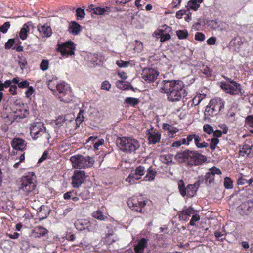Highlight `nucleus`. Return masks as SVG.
Wrapping results in <instances>:
<instances>
[{
  "label": "nucleus",
  "instance_id": "1",
  "mask_svg": "<svg viewBox=\"0 0 253 253\" xmlns=\"http://www.w3.org/2000/svg\"><path fill=\"white\" fill-rule=\"evenodd\" d=\"M161 93L167 95L169 102H177L187 95L185 84L180 80H164L158 86Z\"/></svg>",
  "mask_w": 253,
  "mask_h": 253
},
{
  "label": "nucleus",
  "instance_id": "2",
  "mask_svg": "<svg viewBox=\"0 0 253 253\" xmlns=\"http://www.w3.org/2000/svg\"><path fill=\"white\" fill-rule=\"evenodd\" d=\"M175 158L178 162H183L186 166H199L207 161L206 157L198 151L186 149L180 151L175 155Z\"/></svg>",
  "mask_w": 253,
  "mask_h": 253
},
{
  "label": "nucleus",
  "instance_id": "3",
  "mask_svg": "<svg viewBox=\"0 0 253 253\" xmlns=\"http://www.w3.org/2000/svg\"><path fill=\"white\" fill-rule=\"evenodd\" d=\"M225 101L220 98H213L206 107L204 115L208 118L216 116L224 109Z\"/></svg>",
  "mask_w": 253,
  "mask_h": 253
},
{
  "label": "nucleus",
  "instance_id": "4",
  "mask_svg": "<svg viewBox=\"0 0 253 253\" xmlns=\"http://www.w3.org/2000/svg\"><path fill=\"white\" fill-rule=\"evenodd\" d=\"M222 77L231 84H230L226 82H221L220 87L225 92L230 95L240 96L244 94V91L242 89L239 83L226 76L222 75Z\"/></svg>",
  "mask_w": 253,
  "mask_h": 253
},
{
  "label": "nucleus",
  "instance_id": "5",
  "mask_svg": "<svg viewBox=\"0 0 253 253\" xmlns=\"http://www.w3.org/2000/svg\"><path fill=\"white\" fill-rule=\"evenodd\" d=\"M116 143L121 151L126 153L135 152L140 147L139 142L137 140L128 137L118 138Z\"/></svg>",
  "mask_w": 253,
  "mask_h": 253
},
{
  "label": "nucleus",
  "instance_id": "6",
  "mask_svg": "<svg viewBox=\"0 0 253 253\" xmlns=\"http://www.w3.org/2000/svg\"><path fill=\"white\" fill-rule=\"evenodd\" d=\"M72 167L77 169H84L91 167L94 162L92 157L89 156H84L82 155H74L70 159Z\"/></svg>",
  "mask_w": 253,
  "mask_h": 253
},
{
  "label": "nucleus",
  "instance_id": "7",
  "mask_svg": "<svg viewBox=\"0 0 253 253\" xmlns=\"http://www.w3.org/2000/svg\"><path fill=\"white\" fill-rule=\"evenodd\" d=\"M148 201L141 196H132L128 199L126 203L129 208L133 211L144 213L145 212V207Z\"/></svg>",
  "mask_w": 253,
  "mask_h": 253
},
{
  "label": "nucleus",
  "instance_id": "8",
  "mask_svg": "<svg viewBox=\"0 0 253 253\" xmlns=\"http://www.w3.org/2000/svg\"><path fill=\"white\" fill-rule=\"evenodd\" d=\"M20 189L26 195H32L36 187L35 176L34 174L29 173L21 178Z\"/></svg>",
  "mask_w": 253,
  "mask_h": 253
},
{
  "label": "nucleus",
  "instance_id": "9",
  "mask_svg": "<svg viewBox=\"0 0 253 253\" xmlns=\"http://www.w3.org/2000/svg\"><path fill=\"white\" fill-rule=\"evenodd\" d=\"M74 224L78 230L84 231L85 232H94L97 228V221L94 219L91 221L87 219H78Z\"/></svg>",
  "mask_w": 253,
  "mask_h": 253
},
{
  "label": "nucleus",
  "instance_id": "10",
  "mask_svg": "<svg viewBox=\"0 0 253 253\" xmlns=\"http://www.w3.org/2000/svg\"><path fill=\"white\" fill-rule=\"evenodd\" d=\"M29 112L28 110L23 105L22 106H19L15 110L10 112L9 114L7 115L6 118L9 120L10 123L14 121L19 122L24 118L27 117L29 115Z\"/></svg>",
  "mask_w": 253,
  "mask_h": 253
},
{
  "label": "nucleus",
  "instance_id": "11",
  "mask_svg": "<svg viewBox=\"0 0 253 253\" xmlns=\"http://www.w3.org/2000/svg\"><path fill=\"white\" fill-rule=\"evenodd\" d=\"M178 184L179 191L183 197L187 196L188 198H192L196 195L198 189L195 183L188 184L187 187H185L184 182L182 180H180Z\"/></svg>",
  "mask_w": 253,
  "mask_h": 253
},
{
  "label": "nucleus",
  "instance_id": "12",
  "mask_svg": "<svg viewBox=\"0 0 253 253\" xmlns=\"http://www.w3.org/2000/svg\"><path fill=\"white\" fill-rule=\"evenodd\" d=\"M76 45L71 41L58 45V51L63 57L67 58L69 56L74 55Z\"/></svg>",
  "mask_w": 253,
  "mask_h": 253
},
{
  "label": "nucleus",
  "instance_id": "13",
  "mask_svg": "<svg viewBox=\"0 0 253 253\" xmlns=\"http://www.w3.org/2000/svg\"><path fill=\"white\" fill-rule=\"evenodd\" d=\"M146 172V168L142 165H140L132 170L126 181L131 184L136 183V181L140 179Z\"/></svg>",
  "mask_w": 253,
  "mask_h": 253
},
{
  "label": "nucleus",
  "instance_id": "14",
  "mask_svg": "<svg viewBox=\"0 0 253 253\" xmlns=\"http://www.w3.org/2000/svg\"><path fill=\"white\" fill-rule=\"evenodd\" d=\"M203 137H206L205 134L199 135L195 133L188 134L189 145L194 140L195 145L197 148H207L209 146V144L203 140Z\"/></svg>",
  "mask_w": 253,
  "mask_h": 253
},
{
  "label": "nucleus",
  "instance_id": "15",
  "mask_svg": "<svg viewBox=\"0 0 253 253\" xmlns=\"http://www.w3.org/2000/svg\"><path fill=\"white\" fill-rule=\"evenodd\" d=\"M87 175L84 171L75 170L72 176L71 184L73 188H78L83 184L86 180Z\"/></svg>",
  "mask_w": 253,
  "mask_h": 253
},
{
  "label": "nucleus",
  "instance_id": "16",
  "mask_svg": "<svg viewBox=\"0 0 253 253\" xmlns=\"http://www.w3.org/2000/svg\"><path fill=\"white\" fill-rule=\"evenodd\" d=\"M44 124L42 123L38 122L33 123L30 126V135L33 139L36 140L40 138V134L44 128Z\"/></svg>",
  "mask_w": 253,
  "mask_h": 253
},
{
  "label": "nucleus",
  "instance_id": "17",
  "mask_svg": "<svg viewBox=\"0 0 253 253\" xmlns=\"http://www.w3.org/2000/svg\"><path fill=\"white\" fill-rule=\"evenodd\" d=\"M159 73L154 69L152 68H145L142 70V78L146 81L148 82H154Z\"/></svg>",
  "mask_w": 253,
  "mask_h": 253
},
{
  "label": "nucleus",
  "instance_id": "18",
  "mask_svg": "<svg viewBox=\"0 0 253 253\" xmlns=\"http://www.w3.org/2000/svg\"><path fill=\"white\" fill-rule=\"evenodd\" d=\"M146 134L148 136V140L149 144H155L160 142L161 138V134L158 130H154L153 127L151 130H147Z\"/></svg>",
  "mask_w": 253,
  "mask_h": 253
},
{
  "label": "nucleus",
  "instance_id": "19",
  "mask_svg": "<svg viewBox=\"0 0 253 253\" xmlns=\"http://www.w3.org/2000/svg\"><path fill=\"white\" fill-rule=\"evenodd\" d=\"M56 90L58 92L57 95L58 97L61 101H65L66 100L63 97L70 92L68 84H65V83H60L57 85Z\"/></svg>",
  "mask_w": 253,
  "mask_h": 253
},
{
  "label": "nucleus",
  "instance_id": "20",
  "mask_svg": "<svg viewBox=\"0 0 253 253\" xmlns=\"http://www.w3.org/2000/svg\"><path fill=\"white\" fill-rule=\"evenodd\" d=\"M37 28L40 35L42 38H49L52 34V29L47 23L43 25L39 24Z\"/></svg>",
  "mask_w": 253,
  "mask_h": 253
},
{
  "label": "nucleus",
  "instance_id": "21",
  "mask_svg": "<svg viewBox=\"0 0 253 253\" xmlns=\"http://www.w3.org/2000/svg\"><path fill=\"white\" fill-rule=\"evenodd\" d=\"M48 233L47 229L41 226H37L34 228L32 231L31 236L34 238H40L46 236Z\"/></svg>",
  "mask_w": 253,
  "mask_h": 253
},
{
  "label": "nucleus",
  "instance_id": "22",
  "mask_svg": "<svg viewBox=\"0 0 253 253\" xmlns=\"http://www.w3.org/2000/svg\"><path fill=\"white\" fill-rule=\"evenodd\" d=\"M239 154L243 157H253V145L244 144L240 150Z\"/></svg>",
  "mask_w": 253,
  "mask_h": 253
},
{
  "label": "nucleus",
  "instance_id": "23",
  "mask_svg": "<svg viewBox=\"0 0 253 253\" xmlns=\"http://www.w3.org/2000/svg\"><path fill=\"white\" fill-rule=\"evenodd\" d=\"M13 149L18 150H23L26 146L25 140L20 138H14L11 142Z\"/></svg>",
  "mask_w": 253,
  "mask_h": 253
},
{
  "label": "nucleus",
  "instance_id": "24",
  "mask_svg": "<svg viewBox=\"0 0 253 253\" xmlns=\"http://www.w3.org/2000/svg\"><path fill=\"white\" fill-rule=\"evenodd\" d=\"M251 204L252 203L249 201L242 203L239 206L240 213L242 215H248L252 210V207Z\"/></svg>",
  "mask_w": 253,
  "mask_h": 253
},
{
  "label": "nucleus",
  "instance_id": "25",
  "mask_svg": "<svg viewBox=\"0 0 253 253\" xmlns=\"http://www.w3.org/2000/svg\"><path fill=\"white\" fill-rule=\"evenodd\" d=\"M242 44L241 38L239 37H235L231 40L229 46L235 51H239Z\"/></svg>",
  "mask_w": 253,
  "mask_h": 253
},
{
  "label": "nucleus",
  "instance_id": "26",
  "mask_svg": "<svg viewBox=\"0 0 253 253\" xmlns=\"http://www.w3.org/2000/svg\"><path fill=\"white\" fill-rule=\"evenodd\" d=\"M147 240L144 238L140 239L138 244L134 246V250L136 253H144V249L147 246Z\"/></svg>",
  "mask_w": 253,
  "mask_h": 253
},
{
  "label": "nucleus",
  "instance_id": "27",
  "mask_svg": "<svg viewBox=\"0 0 253 253\" xmlns=\"http://www.w3.org/2000/svg\"><path fill=\"white\" fill-rule=\"evenodd\" d=\"M195 213L194 210L191 207H189L183 210L179 215V218L180 220L186 221L188 219L190 216Z\"/></svg>",
  "mask_w": 253,
  "mask_h": 253
},
{
  "label": "nucleus",
  "instance_id": "28",
  "mask_svg": "<svg viewBox=\"0 0 253 253\" xmlns=\"http://www.w3.org/2000/svg\"><path fill=\"white\" fill-rule=\"evenodd\" d=\"M31 22H28L24 24L19 32V36L22 40H25L27 38V33L30 31V27L31 25Z\"/></svg>",
  "mask_w": 253,
  "mask_h": 253
},
{
  "label": "nucleus",
  "instance_id": "29",
  "mask_svg": "<svg viewBox=\"0 0 253 253\" xmlns=\"http://www.w3.org/2000/svg\"><path fill=\"white\" fill-rule=\"evenodd\" d=\"M146 171L147 172V173L144 178V180L145 181H153L157 174V171L155 169H154L152 166H150L147 169Z\"/></svg>",
  "mask_w": 253,
  "mask_h": 253
},
{
  "label": "nucleus",
  "instance_id": "30",
  "mask_svg": "<svg viewBox=\"0 0 253 253\" xmlns=\"http://www.w3.org/2000/svg\"><path fill=\"white\" fill-rule=\"evenodd\" d=\"M162 126L164 130L168 131V135H171V137H173L174 135L179 131L178 128L167 123H164Z\"/></svg>",
  "mask_w": 253,
  "mask_h": 253
},
{
  "label": "nucleus",
  "instance_id": "31",
  "mask_svg": "<svg viewBox=\"0 0 253 253\" xmlns=\"http://www.w3.org/2000/svg\"><path fill=\"white\" fill-rule=\"evenodd\" d=\"M69 31L73 35H78L81 31V26L77 22L73 21L70 24Z\"/></svg>",
  "mask_w": 253,
  "mask_h": 253
},
{
  "label": "nucleus",
  "instance_id": "32",
  "mask_svg": "<svg viewBox=\"0 0 253 253\" xmlns=\"http://www.w3.org/2000/svg\"><path fill=\"white\" fill-rule=\"evenodd\" d=\"M92 216L100 221H106L108 219V217L103 214L102 211L99 209L93 211L92 213Z\"/></svg>",
  "mask_w": 253,
  "mask_h": 253
},
{
  "label": "nucleus",
  "instance_id": "33",
  "mask_svg": "<svg viewBox=\"0 0 253 253\" xmlns=\"http://www.w3.org/2000/svg\"><path fill=\"white\" fill-rule=\"evenodd\" d=\"M87 11L92 12L96 15H102L104 14V8L100 7H94L93 5H89L87 9Z\"/></svg>",
  "mask_w": 253,
  "mask_h": 253
},
{
  "label": "nucleus",
  "instance_id": "34",
  "mask_svg": "<svg viewBox=\"0 0 253 253\" xmlns=\"http://www.w3.org/2000/svg\"><path fill=\"white\" fill-rule=\"evenodd\" d=\"M139 102L140 100L138 98L131 97H126L124 101L125 104L133 107H135Z\"/></svg>",
  "mask_w": 253,
  "mask_h": 253
},
{
  "label": "nucleus",
  "instance_id": "35",
  "mask_svg": "<svg viewBox=\"0 0 253 253\" xmlns=\"http://www.w3.org/2000/svg\"><path fill=\"white\" fill-rule=\"evenodd\" d=\"M182 145L189 146L188 135H187L186 138H183L180 139L178 140L173 142L171 145V146L173 147L178 148V147H180Z\"/></svg>",
  "mask_w": 253,
  "mask_h": 253
},
{
  "label": "nucleus",
  "instance_id": "36",
  "mask_svg": "<svg viewBox=\"0 0 253 253\" xmlns=\"http://www.w3.org/2000/svg\"><path fill=\"white\" fill-rule=\"evenodd\" d=\"M214 183V177L209 172H207L205 175V184L209 186Z\"/></svg>",
  "mask_w": 253,
  "mask_h": 253
},
{
  "label": "nucleus",
  "instance_id": "37",
  "mask_svg": "<svg viewBox=\"0 0 253 253\" xmlns=\"http://www.w3.org/2000/svg\"><path fill=\"white\" fill-rule=\"evenodd\" d=\"M171 28L170 27L164 25L162 26L161 29L158 30L154 33L157 35H162L163 33H169L171 32Z\"/></svg>",
  "mask_w": 253,
  "mask_h": 253
},
{
  "label": "nucleus",
  "instance_id": "38",
  "mask_svg": "<svg viewBox=\"0 0 253 253\" xmlns=\"http://www.w3.org/2000/svg\"><path fill=\"white\" fill-rule=\"evenodd\" d=\"M56 79L49 80L47 82V85L50 90L54 92L56 90L57 85L58 84Z\"/></svg>",
  "mask_w": 253,
  "mask_h": 253
},
{
  "label": "nucleus",
  "instance_id": "39",
  "mask_svg": "<svg viewBox=\"0 0 253 253\" xmlns=\"http://www.w3.org/2000/svg\"><path fill=\"white\" fill-rule=\"evenodd\" d=\"M40 138H42V140L45 142H48L51 136L48 131L46 130L45 127L44 128L42 132L40 133Z\"/></svg>",
  "mask_w": 253,
  "mask_h": 253
},
{
  "label": "nucleus",
  "instance_id": "40",
  "mask_svg": "<svg viewBox=\"0 0 253 253\" xmlns=\"http://www.w3.org/2000/svg\"><path fill=\"white\" fill-rule=\"evenodd\" d=\"M188 9L197 11L200 7V4L197 3L196 0H190L188 2Z\"/></svg>",
  "mask_w": 253,
  "mask_h": 253
},
{
  "label": "nucleus",
  "instance_id": "41",
  "mask_svg": "<svg viewBox=\"0 0 253 253\" xmlns=\"http://www.w3.org/2000/svg\"><path fill=\"white\" fill-rule=\"evenodd\" d=\"M209 141H210V148L212 150L214 151L217 145V144L219 143V140L217 138H212L211 139H209Z\"/></svg>",
  "mask_w": 253,
  "mask_h": 253
},
{
  "label": "nucleus",
  "instance_id": "42",
  "mask_svg": "<svg viewBox=\"0 0 253 253\" xmlns=\"http://www.w3.org/2000/svg\"><path fill=\"white\" fill-rule=\"evenodd\" d=\"M176 35L179 39H185L188 36V32L187 30H179L176 31Z\"/></svg>",
  "mask_w": 253,
  "mask_h": 253
},
{
  "label": "nucleus",
  "instance_id": "43",
  "mask_svg": "<svg viewBox=\"0 0 253 253\" xmlns=\"http://www.w3.org/2000/svg\"><path fill=\"white\" fill-rule=\"evenodd\" d=\"M49 62L47 59H43L40 64V68L43 71H46L49 68Z\"/></svg>",
  "mask_w": 253,
  "mask_h": 253
},
{
  "label": "nucleus",
  "instance_id": "44",
  "mask_svg": "<svg viewBox=\"0 0 253 253\" xmlns=\"http://www.w3.org/2000/svg\"><path fill=\"white\" fill-rule=\"evenodd\" d=\"M224 185L226 189H231L233 188V181H232L231 179L229 177H226L224 178Z\"/></svg>",
  "mask_w": 253,
  "mask_h": 253
},
{
  "label": "nucleus",
  "instance_id": "45",
  "mask_svg": "<svg viewBox=\"0 0 253 253\" xmlns=\"http://www.w3.org/2000/svg\"><path fill=\"white\" fill-rule=\"evenodd\" d=\"M211 175H212L214 177L215 176V174L217 175H220L221 174L222 172L220 169L214 166L212 168H211L209 169V171Z\"/></svg>",
  "mask_w": 253,
  "mask_h": 253
},
{
  "label": "nucleus",
  "instance_id": "46",
  "mask_svg": "<svg viewBox=\"0 0 253 253\" xmlns=\"http://www.w3.org/2000/svg\"><path fill=\"white\" fill-rule=\"evenodd\" d=\"M76 16L78 19H82L84 17L85 12L84 10L81 8H78L76 10Z\"/></svg>",
  "mask_w": 253,
  "mask_h": 253
},
{
  "label": "nucleus",
  "instance_id": "47",
  "mask_svg": "<svg viewBox=\"0 0 253 253\" xmlns=\"http://www.w3.org/2000/svg\"><path fill=\"white\" fill-rule=\"evenodd\" d=\"M203 130L208 134H211L213 132V127L209 124H205L203 126Z\"/></svg>",
  "mask_w": 253,
  "mask_h": 253
},
{
  "label": "nucleus",
  "instance_id": "48",
  "mask_svg": "<svg viewBox=\"0 0 253 253\" xmlns=\"http://www.w3.org/2000/svg\"><path fill=\"white\" fill-rule=\"evenodd\" d=\"M245 124L250 127L253 128V115H248L245 118Z\"/></svg>",
  "mask_w": 253,
  "mask_h": 253
},
{
  "label": "nucleus",
  "instance_id": "49",
  "mask_svg": "<svg viewBox=\"0 0 253 253\" xmlns=\"http://www.w3.org/2000/svg\"><path fill=\"white\" fill-rule=\"evenodd\" d=\"M10 23L9 22H5L2 25L0 26V31L3 34L6 33L7 32L8 29L10 28Z\"/></svg>",
  "mask_w": 253,
  "mask_h": 253
},
{
  "label": "nucleus",
  "instance_id": "50",
  "mask_svg": "<svg viewBox=\"0 0 253 253\" xmlns=\"http://www.w3.org/2000/svg\"><path fill=\"white\" fill-rule=\"evenodd\" d=\"M15 43L14 39H10L5 43L4 47L5 49H9L11 48Z\"/></svg>",
  "mask_w": 253,
  "mask_h": 253
},
{
  "label": "nucleus",
  "instance_id": "51",
  "mask_svg": "<svg viewBox=\"0 0 253 253\" xmlns=\"http://www.w3.org/2000/svg\"><path fill=\"white\" fill-rule=\"evenodd\" d=\"M28 89L26 90V91L25 92V96L27 98L31 99L32 95L35 92V90L33 87L32 86H28Z\"/></svg>",
  "mask_w": 253,
  "mask_h": 253
},
{
  "label": "nucleus",
  "instance_id": "52",
  "mask_svg": "<svg viewBox=\"0 0 253 253\" xmlns=\"http://www.w3.org/2000/svg\"><path fill=\"white\" fill-rule=\"evenodd\" d=\"M116 64L120 67V68H126L128 67V65L130 64L129 61H124L122 60H117L116 62Z\"/></svg>",
  "mask_w": 253,
  "mask_h": 253
},
{
  "label": "nucleus",
  "instance_id": "53",
  "mask_svg": "<svg viewBox=\"0 0 253 253\" xmlns=\"http://www.w3.org/2000/svg\"><path fill=\"white\" fill-rule=\"evenodd\" d=\"M235 113L232 111H229L226 115L227 119L230 122L235 121Z\"/></svg>",
  "mask_w": 253,
  "mask_h": 253
},
{
  "label": "nucleus",
  "instance_id": "54",
  "mask_svg": "<svg viewBox=\"0 0 253 253\" xmlns=\"http://www.w3.org/2000/svg\"><path fill=\"white\" fill-rule=\"evenodd\" d=\"M200 219V216L198 214H192V218L189 222V224L191 226H194L195 225V222L199 221Z\"/></svg>",
  "mask_w": 253,
  "mask_h": 253
},
{
  "label": "nucleus",
  "instance_id": "55",
  "mask_svg": "<svg viewBox=\"0 0 253 253\" xmlns=\"http://www.w3.org/2000/svg\"><path fill=\"white\" fill-rule=\"evenodd\" d=\"M159 36H160V42H164L171 38V36L169 33H163Z\"/></svg>",
  "mask_w": 253,
  "mask_h": 253
},
{
  "label": "nucleus",
  "instance_id": "56",
  "mask_svg": "<svg viewBox=\"0 0 253 253\" xmlns=\"http://www.w3.org/2000/svg\"><path fill=\"white\" fill-rule=\"evenodd\" d=\"M110 88L111 84L108 81L106 80L102 83L101 86V89L109 91Z\"/></svg>",
  "mask_w": 253,
  "mask_h": 253
},
{
  "label": "nucleus",
  "instance_id": "57",
  "mask_svg": "<svg viewBox=\"0 0 253 253\" xmlns=\"http://www.w3.org/2000/svg\"><path fill=\"white\" fill-rule=\"evenodd\" d=\"M116 84L117 87L119 89L125 90L127 88V87L126 86L125 82L124 81L118 80L116 82Z\"/></svg>",
  "mask_w": 253,
  "mask_h": 253
},
{
  "label": "nucleus",
  "instance_id": "58",
  "mask_svg": "<svg viewBox=\"0 0 253 253\" xmlns=\"http://www.w3.org/2000/svg\"><path fill=\"white\" fill-rule=\"evenodd\" d=\"M18 43L13 48V50H15L17 52H22L23 50V47L21 45V42L19 39H17Z\"/></svg>",
  "mask_w": 253,
  "mask_h": 253
},
{
  "label": "nucleus",
  "instance_id": "59",
  "mask_svg": "<svg viewBox=\"0 0 253 253\" xmlns=\"http://www.w3.org/2000/svg\"><path fill=\"white\" fill-rule=\"evenodd\" d=\"M29 84L27 80H24L18 83V87L20 88H26L29 86Z\"/></svg>",
  "mask_w": 253,
  "mask_h": 253
},
{
  "label": "nucleus",
  "instance_id": "60",
  "mask_svg": "<svg viewBox=\"0 0 253 253\" xmlns=\"http://www.w3.org/2000/svg\"><path fill=\"white\" fill-rule=\"evenodd\" d=\"M197 181L195 182V184L199 188L201 184L205 183V176H199L197 178Z\"/></svg>",
  "mask_w": 253,
  "mask_h": 253
},
{
  "label": "nucleus",
  "instance_id": "61",
  "mask_svg": "<svg viewBox=\"0 0 253 253\" xmlns=\"http://www.w3.org/2000/svg\"><path fill=\"white\" fill-rule=\"evenodd\" d=\"M205 39L204 34L201 32H197L195 35V39L197 41H203Z\"/></svg>",
  "mask_w": 253,
  "mask_h": 253
},
{
  "label": "nucleus",
  "instance_id": "62",
  "mask_svg": "<svg viewBox=\"0 0 253 253\" xmlns=\"http://www.w3.org/2000/svg\"><path fill=\"white\" fill-rule=\"evenodd\" d=\"M65 120H66L63 116H60L55 120V122L56 125L61 126Z\"/></svg>",
  "mask_w": 253,
  "mask_h": 253
},
{
  "label": "nucleus",
  "instance_id": "63",
  "mask_svg": "<svg viewBox=\"0 0 253 253\" xmlns=\"http://www.w3.org/2000/svg\"><path fill=\"white\" fill-rule=\"evenodd\" d=\"M73 195H75V192L73 190L70 191L65 193L63 195V197L64 199L68 200L72 199V197H73Z\"/></svg>",
  "mask_w": 253,
  "mask_h": 253
},
{
  "label": "nucleus",
  "instance_id": "64",
  "mask_svg": "<svg viewBox=\"0 0 253 253\" xmlns=\"http://www.w3.org/2000/svg\"><path fill=\"white\" fill-rule=\"evenodd\" d=\"M9 92L11 94L13 95H16L17 94V86L16 85H11V86H9Z\"/></svg>",
  "mask_w": 253,
  "mask_h": 253
}]
</instances>
